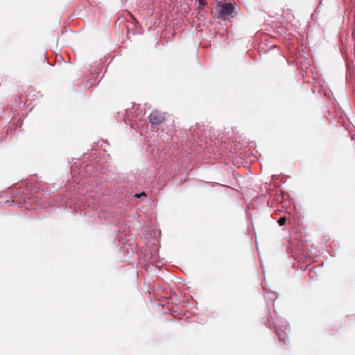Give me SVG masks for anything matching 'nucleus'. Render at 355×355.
Instances as JSON below:
<instances>
[{
    "mask_svg": "<svg viewBox=\"0 0 355 355\" xmlns=\"http://www.w3.org/2000/svg\"><path fill=\"white\" fill-rule=\"evenodd\" d=\"M146 196V193H145V192H141V193H136V194L135 195V197L139 198H141V196Z\"/></svg>",
    "mask_w": 355,
    "mask_h": 355,
    "instance_id": "4",
    "label": "nucleus"
},
{
    "mask_svg": "<svg viewBox=\"0 0 355 355\" xmlns=\"http://www.w3.org/2000/svg\"><path fill=\"white\" fill-rule=\"evenodd\" d=\"M286 221V217H281L279 220H278V223L280 226H282L285 224Z\"/></svg>",
    "mask_w": 355,
    "mask_h": 355,
    "instance_id": "3",
    "label": "nucleus"
},
{
    "mask_svg": "<svg viewBox=\"0 0 355 355\" xmlns=\"http://www.w3.org/2000/svg\"><path fill=\"white\" fill-rule=\"evenodd\" d=\"M198 1L201 6H205L207 4L206 0H198Z\"/></svg>",
    "mask_w": 355,
    "mask_h": 355,
    "instance_id": "5",
    "label": "nucleus"
},
{
    "mask_svg": "<svg viewBox=\"0 0 355 355\" xmlns=\"http://www.w3.org/2000/svg\"><path fill=\"white\" fill-rule=\"evenodd\" d=\"M166 119L165 113L154 110L149 115V121L152 125H158Z\"/></svg>",
    "mask_w": 355,
    "mask_h": 355,
    "instance_id": "1",
    "label": "nucleus"
},
{
    "mask_svg": "<svg viewBox=\"0 0 355 355\" xmlns=\"http://www.w3.org/2000/svg\"><path fill=\"white\" fill-rule=\"evenodd\" d=\"M233 10L234 7L232 3H223L218 10V17L223 20H226L232 15Z\"/></svg>",
    "mask_w": 355,
    "mask_h": 355,
    "instance_id": "2",
    "label": "nucleus"
}]
</instances>
